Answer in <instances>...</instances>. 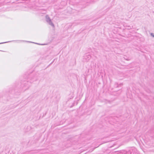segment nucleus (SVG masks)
<instances>
[{"instance_id": "7ed1b4c3", "label": "nucleus", "mask_w": 154, "mask_h": 154, "mask_svg": "<svg viewBox=\"0 0 154 154\" xmlns=\"http://www.w3.org/2000/svg\"><path fill=\"white\" fill-rule=\"evenodd\" d=\"M133 149H131L129 150L128 152L127 153V154H132V152H133Z\"/></svg>"}, {"instance_id": "f257e3e1", "label": "nucleus", "mask_w": 154, "mask_h": 154, "mask_svg": "<svg viewBox=\"0 0 154 154\" xmlns=\"http://www.w3.org/2000/svg\"><path fill=\"white\" fill-rule=\"evenodd\" d=\"M45 20L46 22L50 25L53 27H54V26L52 23L51 20L50 19V17L48 15H46L45 16Z\"/></svg>"}, {"instance_id": "f03ea898", "label": "nucleus", "mask_w": 154, "mask_h": 154, "mask_svg": "<svg viewBox=\"0 0 154 154\" xmlns=\"http://www.w3.org/2000/svg\"><path fill=\"white\" fill-rule=\"evenodd\" d=\"M91 56L88 54H85L83 56V61L86 62L88 61L91 58Z\"/></svg>"}, {"instance_id": "423d86ee", "label": "nucleus", "mask_w": 154, "mask_h": 154, "mask_svg": "<svg viewBox=\"0 0 154 154\" xmlns=\"http://www.w3.org/2000/svg\"><path fill=\"white\" fill-rule=\"evenodd\" d=\"M17 41L18 42H21L23 41L20 40V41Z\"/></svg>"}, {"instance_id": "39448f33", "label": "nucleus", "mask_w": 154, "mask_h": 154, "mask_svg": "<svg viewBox=\"0 0 154 154\" xmlns=\"http://www.w3.org/2000/svg\"><path fill=\"white\" fill-rule=\"evenodd\" d=\"M4 42L1 43H0V44H2L4 43H7V42Z\"/></svg>"}, {"instance_id": "20e7f679", "label": "nucleus", "mask_w": 154, "mask_h": 154, "mask_svg": "<svg viewBox=\"0 0 154 154\" xmlns=\"http://www.w3.org/2000/svg\"><path fill=\"white\" fill-rule=\"evenodd\" d=\"M151 36H153V37H154V34H153V33H151Z\"/></svg>"}]
</instances>
